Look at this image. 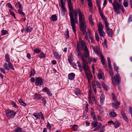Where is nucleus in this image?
Listing matches in <instances>:
<instances>
[{
    "mask_svg": "<svg viewBox=\"0 0 132 132\" xmlns=\"http://www.w3.org/2000/svg\"><path fill=\"white\" fill-rule=\"evenodd\" d=\"M71 128L73 131H77L78 129L77 126L76 125L72 126Z\"/></svg>",
    "mask_w": 132,
    "mask_h": 132,
    "instance_id": "obj_40",
    "label": "nucleus"
},
{
    "mask_svg": "<svg viewBox=\"0 0 132 132\" xmlns=\"http://www.w3.org/2000/svg\"><path fill=\"white\" fill-rule=\"evenodd\" d=\"M102 86L104 89L106 91L108 90V88L107 86L105 83H103L102 85Z\"/></svg>",
    "mask_w": 132,
    "mask_h": 132,
    "instance_id": "obj_41",
    "label": "nucleus"
},
{
    "mask_svg": "<svg viewBox=\"0 0 132 132\" xmlns=\"http://www.w3.org/2000/svg\"><path fill=\"white\" fill-rule=\"evenodd\" d=\"M96 4L97 5V6L98 8L99 11L101 10V8L100 6V2L99 1H97Z\"/></svg>",
    "mask_w": 132,
    "mask_h": 132,
    "instance_id": "obj_50",
    "label": "nucleus"
},
{
    "mask_svg": "<svg viewBox=\"0 0 132 132\" xmlns=\"http://www.w3.org/2000/svg\"><path fill=\"white\" fill-rule=\"evenodd\" d=\"M98 125V122L97 121H94L92 123V125L94 127H96Z\"/></svg>",
    "mask_w": 132,
    "mask_h": 132,
    "instance_id": "obj_43",
    "label": "nucleus"
},
{
    "mask_svg": "<svg viewBox=\"0 0 132 132\" xmlns=\"http://www.w3.org/2000/svg\"><path fill=\"white\" fill-rule=\"evenodd\" d=\"M45 55L43 53H41L40 54L39 57L41 58H43L45 57Z\"/></svg>",
    "mask_w": 132,
    "mask_h": 132,
    "instance_id": "obj_51",
    "label": "nucleus"
},
{
    "mask_svg": "<svg viewBox=\"0 0 132 132\" xmlns=\"http://www.w3.org/2000/svg\"><path fill=\"white\" fill-rule=\"evenodd\" d=\"M95 38L97 41L99 40V37L97 32H96L95 33Z\"/></svg>",
    "mask_w": 132,
    "mask_h": 132,
    "instance_id": "obj_49",
    "label": "nucleus"
},
{
    "mask_svg": "<svg viewBox=\"0 0 132 132\" xmlns=\"http://www.w3.org/2000/svg\"><path fill=\"white\" fill-rule=\"evenodd\" d=\"M88 37L90 38L91 42L93 43H94L95 42L94 41L93 38L91 36L90 31L89 29H88Z\"/></svg>",
    "mask_w": 132,
    "mask_h": 132,
    "instance_id": "obj_24",
    "label": "nucleus"
},
{
    "mask_svg": "<svg viewBox=\"0 0 132 132\" xmlns=\"http://www.w3.org/2000/svg\"><path fill=\"white\" fill-rule=\"evenodd\" d=\"M91 94L92 91L90 90H89L88 93V98L89 100L91 99Z\"/></svg>",
    "mask_w": 132,
    "mask_h": 132,
    "instance_id": "obj_56",
    "label": "nucleus"
},
{
    "mask_svg": "<svg viewBox=\"0 0 132 132\" xmlns=\"http://www.w3.org/2000/svg\"><path fill=\"white\" fill-rule=\"evenodd\" d=\"M86 76L87 77L88 82L92 80L93 78L92 75L91 73H88L87 72L85 73Z\"/></svg>",
    "mask_w": 132,
    "mask_h": 132,
    "instance_id": "obj_16",
    "label": "nucleus"
},
{
    "mask_svg": "<svg viewBox=\"0 0 132 132\" xmlns=\"http://www.w3.org/2000/svg\"><path fill=\"white\" fill-rule=\"evenodd\" d=\"M16 5L18 7H19V9H22V5L19 2H18L16 3Z\"/></svg>",
    "mask_w": 132,
    "mask_h": 132,
    "instance_id": "obj_47",
    "label": "nucleus"
},
{
    "mask_svg": "<svg viewBox=\"0 0 132 132\" xmlns=\"http://www.w3.org/2000/svg\"><path fill=\"white\" fill-rule=\"evenodd\" d=\"M100 58L101 59V62L103 64H104L105 63L104 56L101 53H100Z\"/></svg>",
    "mask_w": 132,
    "mask_h": 132,
    "instance_id": "obj_31",
    "label": "nucleus"
},
{
    "mask_svg": "<svg viewBox=\"0 0 132 132\" xmlns=\"http://www.w3.org/2000/svg\"><path fill=\"white\" fill-rule=\"evenodd\" d=\"M105 127L104 126H103L100 129V132H103L105 131Z\"/></svg>",
    "mask_w": 132,
    "mask_h": 132,
    "instance_id": "obj_58",
    "label": "nucleus"
},
{
    "mask_svg": "<svg viewBox=\"0 0 132 132\" xmlns=\"http://www.w3.org/2000/svg\"><path fill=\"white\" fill-rule=\"evenodd\" d=\"M22 130L21 128L18 127L15 130L14 132H22Z\"/></svg>",
    "mask_w": 132,
    "mask_h": 132,
    "instance_id": "obj_44",
    "label": "nucleus"
},
{
    "mask_svg": "<svg viewBox=\"0 0 132 132\" xmlns=\"http://www.w3.org/2000/svg\"><path fill=\"white\" fill-rule=\"evenodd\" d=\"M92 47L93 51L94 52L99 56L100 55V53H101L100 51H98L97 49L93 46L92 45Z\"/></svg>",
    "mask_w": 132,
    "mask_h": 132,
    "instance_id": "obj_23",
    "label": "nucleus"
},
{
    "mask_svg": "<svg viewBox=\"0 0 132 132\" xmlns=\"http://www.w3.org/2000/svg\"><path fill=\"white\" fill-rule=\"evenodd\" d=\"M87 57H88V63H89L90 64L91 63V62L92 60V57L89 56V55Z\"/></svg>",
    "mask_w": 132,
    "mask_h": 132,
    "instance_id": "obj_55",
    "label": "nucleus"
},
{
    "mask_svg": "<svg viewBox=\"0 0 132 132\" xmlns=\"http://www.w3.org/2000/svg\"><path fill=\"white\" fill-rule=\"evenodd\" d=\"M78 66L79 68V70L80 71L82 72L83 70L81 64L80 63V64L78 65Z\"/></svg>",
    "mask_w": 132,
    "mask_h": 132,
    "instance_id": "obj_59",
    "label": "nucleus"
},
{
    "mask_svg": "<svg viewBox=\"0 0 132 132\" xmlns=\"http://www.w3.org/2000/svg\"><path fill=\"white\" fill-rule=\"evenodd\" d=\"M96 82L97 87L99 88H100L101 87L100 83L98 81H96Z\"/></svg>",
    "mask_w": 132,
    "mask_h": 132,
    "instance_id": "obj_60",
    "label": "nucleus"
},
{
    "mask_svg": "<svg viewBox=\"0 0 132 132\" xmlns=\"http://www.w3.org/2000/svg\"><path fill=\"white\" fill-rule=\"evenodd\" d=\"M112 98L113 100L115 101L116 100V98L115 96V95L114 93H112Z\"/></svg>",
    "mask_w": 132,
    "mask_h": 132,
    "instance_id": "obj_63",
    "label": "nucleus"
},
{
    "mask_svg": "<svg viewBox=\"0 0 132 132\" xmlns=\"http://www.w3.org/2000/svg\"><path fill=\"white\" fill-rule=\"evenodd\" d=\"M73 10L74 11V16H77V14H79V24L86 22L83 14L81 13L79 8H77Z\"/></svg>",
    "mask_w": 132,
    "mask_h": 132,
    "instance_id": "obj_2",
    "label": "nucleus"
},
{
    "mask_svg": "<svg viewBox=\"0 0 132 132\" xmlns=\"http://www.w3.org/2000/svg\"><path fill=\"white\" fill-rule=\"evenodd\" d=\"M75 93L76 95H80L81 94V91L79 89L77 88L75 90Z\"/></svg>",
    "mask_w": 132,
    "mask_h": 132,
    "instance_id": "obj_30",
    "label": "nucleus"
},
{
    "mask_svg": "<svg viewBox=\"0 0 132 132\" xmlns=\"http://www.w3.org/2000/svg\"><path fill=\"white\" fill-rule=\"evenodd\" d=\"M0 70L2 72H3L4 74H5L6 73V71L5 69L4 68H0Z\"/></svg>",
    "mask_w": 132,
    "mask_h": 132,
    "instance_id": "obj_62",
    "label": "nucleus"
},
{
    "mask_svg": "<svg viewBox=\"0 0 132 132\" xmlns=\"http://www.w3.org/2000/svg\"><path fill=\"white\" fill-rule=\"evenodd\" d=\"M81 46L80 47L81 50H84V55L85 57H87L89 55V53L86 46V45H81Z\"/></svg>",
    "mask_w": 132,
    "mask_h": 132,
    "instance_id": "obj_7",
    "label": "nucleus"
},
{
    "mask_svg": "<svg viewBox=\"0 0 132 132\" xmlns=\"http://www.w3.org/2000/svg\"><path fill=\"white\" fill-rule=\"evenodd\" d=\"M51 21L54 22L57 20V17L55 15H53L51 16L50 18Z\"/></svg>",
    "mask_w": 132,
    "mask_h": 132,
    "instance_id": "obj_26",
    "label": "nucleus"
},
{
    "mask_svg": "<svg viewBox=\"0 0 132 132\" xmlns=\"http://www.w3.org/2000/svg\"><path fill=\"white\" fill-rule=\"evenodd\" d=\"M76 51L78 56L81 57H81L82 56H83L85 59H86L87 57H85L84 55H83L82 53L81 52L80 50H76Z\"/></svg>",
    "mask_w": 132,
    "mask_h": 132,
    "instance_id": "obj_22",
    "label": "nucleus"
},
{
    "mask_svg": "<svg viewBox=\"0 0 132 132\" xmlns=\"http://www.w3.org/2000/svg\"><path fill=\"white\" fill-rule=\"evenodd\" d=\"M109 115L111 117H115L117 116V114L114 112L111 111L109 113Z\"/></svg>",
    "mask_w": 132,
    "mask_h": 132,
    "instance_id": "obj_29",
    "label": "nucleus"
},
{
    "mask_svg": "<svg viewBox=\"0 0 132 132\" xmlns=\"http://www.w3.org/2000/svg\"><path fill=\"white\" fill-rule=\"evenodd\" d=\"M43 81L42 79L40 77H38L36 79L35 84L37 86H41Z\"/></svg>",
    "mask_w": 132,
    "mask_h": 132,
    "instance_id": "obj_11",
    "label": "nucleus"
},
{
    "mask_svg": "<svg viewBox=\"0 0 132 132\" xmlns=\"http://www.w3.org/2000/svg\"><path fill=\"white\" fill-rule=\"evenodd\" d=\"M131 22H132V15H130L129 16L128 20V23H130Z\"/></svg>",
    "mask_w": 132,
    "mask_h": 132,
    "instance_id": "obj_57",
    "label": "nucleus"
},
{
    "mask_svg": "<svg viewBox=\"0 0 132 132\" xmlns=\"http://www.w3.org/2000/svg\"><path fill=\"white\" fill-rule=\"evenodd\" d=\"M42 91L43 92H46L48 96L51 97L52 96V93L47 87H45L43 89Z\"/></svg>",
    "mask_w": 132,
    "mask_h": 132,
    "instance_id": "obj_12",
    "label": "nucleus"
},
{
    "mask_svg": "<svg viewBox=\"0 0 132 132\" xmlns=\"http://www.w3.org/2000/svg\"><path fill=\"white\" fill-rule=\"evenodd\" d=\"M102 124L101 123H99V125L98 126L97 128L94 129L93 130L95 131H97L102 126Z\"/></svg>",
    "mask_w": 132,
    "mask_h": 132,
    "instance_id": "obj_42",
    "label": "nucleus"
},
{
    "mask_svg": "<svg viewBox=\"0 0 132 132\" xmlns=\"http://www.w3.org/2000/svg\"><path fill=\"white\" fill-rule=\"evenodd\" d=\"M114 1L112 3V4L113 6V9L114 10V12H118V13H119V12L117 9V6H119L120 4L117 1V0H114Z\"/></svg>",
    "mask_w": 132,
    "mask_h": 132,
    "instance_id": "obj_10",
    "label": "nucleus"
},
{
    "mask_svg": "<svg viewBox=\"0 0 132 132\" xmlns=\"http://www.w3.org/2000/svg\"><path fill=\"white\" fill-rule=\"evenodd\" d=\"M75 74L73 73H69L68 75V78L69 80H72L75 78Z\"/></svg>",
    "mask_w": 132,
    "mask_h": 132,
    "instance_id": "obj_19",
    "label": "nucleus"
},
{
    "mask_svg": "<svg viewBox=\"0 0 132 132\" xmlns=\"http://www.w3.org/2000/svg\"><path fill=\"white\" fill-rule=\"evenodd\" d=\"M65 37L66 38H69V31L68 30H67V31L66 32V34L65 35Z\"/></svg>",
    "mask_w": 132,
    "mask_h": 132,
    "instance_id": "obj_61",
    "label": "nucleus"
},
{
    "mask_svg": "<svg viewBox=\"0 0 132 132\" xmlns=\"http://www.w3.org/2000/svg\"><path fill=\"white\" fill-rule=\"evenodd\" d=\"M35 74V72L34 70H31L30 71V76L32 77L34 76Z\"/></svg>",
    "mask_w": 132,
    "mask_h": 132,
    "instance_id": "obj_52",
    "label": "nucleus"
},
{
    "mask_svg": "<svg viewBox=\"0 0 132 132\" xmlns=\"http://www.w3.org/2000/svg\"><path fill=\"white\" fill-rule=\"evenodd\" d=\"M99 12L101 17L102 18V19L104 20V21L107 20V19L105 16L104 15V14L101 10L99 11Z\"/></svg>",
    "mask_w": 132,
    "mask_h": 132,
    "instance_id": "obj_25",
    "label": "nucleus"
},
{
    "mask_svg": "<svg viewBox=\"0 0 132 132\" xmlns=\"http://www.w3.org/2000/svg\"><path fill=\"white\" fill-rule=\"evenodd\" d=\"M89 20L90 24L91 25H94V23L92 19V16L91 15H90L89 16Z\"/></svg>",
    "mask_w": 132,
    "mask_h": 132,
    "instance_id": "obj_32",
    "label": "nucleus"
},
{
    "mask_svg": "<svg viewBox=\"0 0 132 132\" xmlns=\"http://www.w3.org/2000/svg\"><path fill=\"white\" fill-rule=\"evenodd\" d=\"M33 116L37 119H40V118H41L43 120H44L43 114L41 112H40L38 113H34L33 114Z\"/></svg>",
    "mask_w": 132,
    "mask_h": 132,
    "instance_id": "obj_9",
    "label": "nucleus"
},
{
    "mask_svg": "<svg viewBox=\"0 0 132 132\" xmlns=\"http://www.w3.org/2000/svg\"><path fill=\"white\" fill-rule=\"evenodd\" d=\"M106 33L109 37H111L112 36L113 31L111 29L109 28L106 29Z\"/></svg>",
    "mask_w": 132,
    "mask_h": 132,
    "instance_id": "obj_14",
    "label": "nucleus"
},
{
    "mask_svg": "<svg viewBox=\"0 0 132 132\" xmlns=\"http://www.w3.org/2000/svg\"><path fill=\"white\" fill-rule=\"evenodd\" d=\"M103 27L102 24L100 22L98 25V32L102 31H103Z\"/></svg>",
    "mask_w": 132,
    "mask_h": 132,
    "instance_id": "obj_20",
    "label": "nucleus"
},
{
    "mask_svg": "<svg viewBox=\"0 0 132 132\" xmlns=\"http://www.w3.org/2000/svg\"><path fill=\"white\" fill-rule=\"evenodd\" d=\"M22 9H19L18 10V13L20 14H22L23 15H25V14L22 11Z\"/></svg>",
    "mask_w": 132,
    "mask_h": 132,
    "instance_id": "obj_48",
    "label": "nucleus"
},
{
    "mask_svg": "<svg viewBox=\"0 0 132 132\" xmlns=\"http://www.w3.org/2000/svg\"><path fill=\"white\" fill-rule=\"evenodd\" d=\"M105 24V27L106 28V29L109 28V24L107 22V20L104 21Z\"/></svg>",
    "mask_w": 132,
    "mask_h": 132,
    "instance_id": "obj_54",
    "label": "nucleus"
},
{
    "mask_svg": "<svg viewBox=\"0 0 132 132\" xmlns=\"http://www.w3.org/2000/svg\"><path fill=\"white\" fill-rule=\"evenodd\" d=\"M113 65L114 69L117 72H118L119 68L117 66L116 64L115 63H113Z\"/></svg>",
    "mask_w": 132,
    "mask_h": 132,
    "instance_id": "obj_38",
    "label": "nucleus"
},
{
    "mask_svg": "<svg viewBox=\"0 0 132 132\" xmlns=\"http://www.w3.org/2000/svg\"><path fill=\"white\" fill-rule=\"evenodd\" d=\"M8 63V67L10 69H11L13 70H14V68L13 65L12 63L10 62H9Z\"/></svg>",
    "mask_w": 132,
    "mask_h": 132,
    "instance_id": "obj_35",
    "label": "nucleus"
},
{
    "mask_svg": "<svg viewBox=\"0 0 132 132\" xmlns=\"http://www.w3.org/2000/svg\"><path fill=\"white\" fill-rule=\"evenodd\" d=\"M3 67L5 68V69L6 70H9V68L8 67V64L6 63H4L3 65Z\"/></svg>",
    "mask_w": 132,
    "mask_h": 132,
    "instance_id": "obj_45",
    "label": "nucleus"
},
{
    "mask_svg": "<svg viewBox=\"0 0 132 132\" xmlns=\"http://www.w3.org/2000/svg\"><path fill=\"white\" fill-rule=\"evenodd\" d=\"M68 7L69 11V13H71L73 12V7L71 0H67Z\"/></svg>",
    "mask_w": 132,
    "mask_h": 132,
    "instance_id": "obj_8",
    "label": "nucleus"
},
{
    "mask_svg": "<svg viewBox=\"0 0 132 132\" xmlns=\"http://www.w3.org/2000/svg\"><path fill=\"white\" fill-rule=\"evenodd\" d=\"M5 58L6 61V62H10V59L9 57V55L8 54H5Z\"/></svg>",
    "mask_w": 132,
    "mask_h": 132,
    "instance_id": "obj_33",
    "label": "nucleus"
},
{
    "mask_svg": "<svg viewBox=\"0 0 132 132\" xmlns=\"http://www.w3.org/2000/svg\"><path fill=\"white\" fill-rule=\"evenodd\" d=\"M109 72L110 75L112 77V82L113 83L114 86H116V83H117L119 85V83L120 82V78L119 75L117 73V75H116L114 77H113V73L112 70V68L110 69Z\"/></svg>",
    "mask_w": 132,
    "mask_h": 132,
    "instance_id": "obj_1",
    "label": "nucleus"
},
{
    "mask_svg": "<svg viewBox=\"0 0 132 132\" xmlns=\"http://www.w3.org/2000/svg\"><path fill=\"white\" fill-rule=\"evenodd\" d=\"M99 34L102 37H104L105 35V33L103 31L98 32Z\"/></svg>",
    "mask_w": 132,
    "mask_h": 132,
    "instance_id": "obj_39",
    "label": "nucleus"
},
{
    "mask_svg": "<svg viewBox=\"0 0 132 132\" xmlns=\"http://www.w3.org/2000/svg\"><path fill=\"white\" fill-rule=\"evenodd\" d=\"M79 27L80 30L82 31L83 35L84 36L85 38L88 41V29L87 32H86V29L87 28V26L86 22L79 24Z\"/></svg>",
    "mask_w": 132,
    "mask_h": 132,
    "instance_id": "obj_3",
    "label": "nucleus"
},
{
    "mask_svg": "<svg viewBox=\"0 0 132 132\" xmlns=\"http://www.w3.org/2000/svg\"><path fill=\"white\" fill-rule=\"evenodd\" d=\"M117 10H118L119 12V13H118V12H115L117 14H120V12L119 11V9H121L122 11V12H125V10L124 9L123 7L122 6V5H121L120 4L119 5V6H117Z\"/></svg>",
    "mask_w": 132,
    "mask_h": 132,
    "instance_id": "obj_15",
    "label": "nucleus"
},
{
    "mask_svg": "<svg viewBox=\"0 0 132 132\" xmlns=\"http://www.w3.org/2000/svg\"><path fill=\"white\" fill-rule=\"evenodd\" d=\"M81 60L82 61V67L85 73L87 72H90V70L87 59H85L82 56L81 57Z\"/></svg>",
    "mask_w": 132,
    "mask_h": 132,
    "instance_id": "obj_5",
    "label": "nucleus"
},
{
    "mask_svg": "<svg viewBox=\"0 0 132 132\" xmlns=\"http://www.w3.org/2000/svg\"><path fill=\"white\" fill-rule=\"evenodd\" d=\"M6 116L7 118H12L13 117H14L16 114V112L12 110L8 109L6 111Z\"/></svg>",
    "mask_w": 132,
    "mask_h": 132,
    "instance_id": "obj_6",
    "label": "nucleus"
},
{
    "mask_svg": "<svg viewBox=\"0 0 132 132\" xmlns=\"http://www.w3.org/2000/svg\"><path fill=\"white\" fill-rule=\"evenodd\" d=\"M62 9L61 14L64 15L65 14V12L67 11L66 9L65 6L61 7Z\"/></svg>",
    "mask_w": 132,
    "mask_h": 132,
    "instance_id": "obj_27",
    "label": "nucleus"
},
{
    "mask_svg": "<svg viewBox=\"0 0 132 132\" xmlns=\"http://www.w3.org/2000/svg\"><path fill=\"white\" fill-rule=\"evenodd\" d=\"M42 97L41 95L39 94H36L35 95L34 99L36 100H38Z\"/></svg>",
    "mask_w": 132,
    "mask_h": 132,
    "instance_id": "obj_18",
    "label": "nucleus"
},
{
    "mask_svg": "<svg viewBox=\"0 0 132 132\" xmlns=\"http://www.w3.org/2000/svg\"><path fill=\"white\" fill-rule=\"evenodd\" d=\"M120 104V102L117 101V102H115L112 104V107L116 109L119 108V105Z\"/></svg>",
    "mask_w": 132,
    "mask_h": 132,
    "instance_id": "obj_13",
    "label": "nucleus"
},
{
    "mask_svg": "<svg viewBox=\"0 0 132 132\" xmlns=\"http://www.w3.org/2000/svg\"><path fill=\"white\" fill-rule=\"evenodd\" d=\"M113 125L114 126V127L116 128H118L120 126V123L117 121H116L114 122Z\"/></svg>",
    "mask_w": 132,
    "mask_h": 132,
    "instance_id": "obj_34",
    "label": "nucleus"
},
{
    "mask_svg": "<svg viewBox=\"0 0 132 132\" xmlns=\"http://www.w3.org/2000/svg\"><path fill=\"white\" fill-rule=\"evenodd\" d=\"M54 56L56 59H60L61 58V56L59 55V53L57 52H55L54 53Z\"/></svg>",
    "mask_w": 132,
    "mask_h": 132,
    "instance_id": "obj_28",
    "label": "nucleus"
},
{
    "mask_svg": "<svg viewBox=\"0 0 132 132\" xmlns=\"http://www.w3.org/2000/svg\"><path fill=\"white\" fill-rule=\"evenodd\" d=\"M97 76L98 78L100 79H101L102 77V75L101 73L98 74L97 75Z\"/></svg>",
    "mask_w": 132,
    "mask_h": 132,
    "instance_id": "obj_64",
    "label": "nucleus"
},
{
    "mask_svg": "<svg viewBox=\"0 0 132 132\" xmlns=\"http://www.w3.org/2000/svg\"><path fill=\"white\" fill-rule=\"evenodd\" d=\"M88 5L90 7H92L93 6V4L92 2L90 0H88Z\"/></svg>",
    "mask_w": 132,
    "mask_h": 132,
    "instance_id": "obj_53",
    "label": "nucleus"
},
{
    "mask_svg": "<svg viewBox=\"0 0 132 132\" xmlns=\"http://www.w3.org/2000/svg\"><path fill=\"white\" fill-rule=\"evenodd\" d=\"M105 96L103 94H101L100 96V102L102 105L103 104V102L104 100Z\"/></svg>",
    "mask_w": 132,
    "mask_h": 132,
    "instance_id": "obj_21",
    "label": "nucleus"
},
{
    "mask_svg": "<svg viewBox=\"0 0 132 132\" xmlns=\"http://www.w3.org/2000/svg\"><path fill=\"white\" fill-rule=\"evenodd\" d=\"M108 62V65L110 69L112 68L111 64V61L109 57H108L107 58Z\"/></svg>",
    "mask_w": 132,
    "mask_h": 132,
    "instance_id": "obj_36",
    "label": "nucleus"
},
{
    "mask_svg": "<svg viewBox=\"0 0 132 132\" xmlns=\"http://www.w3.org/2000/svg\"><path fill=\"white\" fill-rule=\"evenodd\" d=\"M34 51L36 54L39 53L41 52V50L38 48H35L34 50Z\"/></svg>",
    "mask_w": 132,
    "mask_h": 132,
    "instance_id": "obj_37",
    "label": "nucleus"
},
{
    "mask_svg": "<svg viewBox=\"0 0 132 132\" xmlns=\"http://www.w3.org/2000/svg\"><path fill=\"white\" fill-rule=\"evenodd\" d=\"M1 35H5L7 33H8L7 31L6 30H2L1 31Z\"/></svg>",
    "mask_w": 132,
    "mask_h": 132,
    "instance_id": "obj_46",
    "label": "nucleus"
},
{
    "mask_svg": "<svg viewBox=\"0 0 132 132\" xmlns=\"http://www.w3.org/2000/svg\"><path fill=\"white\" fill-rule=\"evenodd\" d=\"M25 31L26 33L30 32L32 30V28L30 26H26L25 29Z\"/></svg>",
    "mask_w": 132,
    "mask_h": 132,
    "instance_id": "obj_17",
    "label": "nucleus"
},
{
    "mask_svg": "<svg viewBox=\"0 0 132 132\" xmlns=\"http://www.w3.org/2000/svg\"><path fill=\"white\" fill-rule=\"evenodd\" d=\"M69 14L70 17V22L71 26L72 27L74 33H76V29L75 24L77 23L78 21L77 20V16H74L75 18L73 17V12L71 13H69Z\"/></svg>",
    "mask_w": 132,
    "mask_h": 132,
    "instance_id": "obj_4",
    "label": "nucleus"
}]
</instances>
